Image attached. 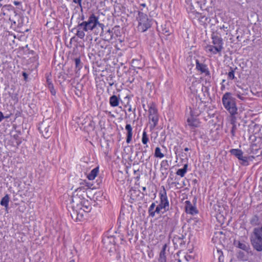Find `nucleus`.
I'll list each match as a JSON object with an SVG mask.
<instances>
[{
  "label": "nucleus",
  "instance_id": "nucleus-1",
  "mask_svg": "<svg viewBox=\"0 0 262 262\" xmlns=\"http://www.w3.org/2000/svg\"><path fill=\"white\" fill-rule=\"evenodd\" d=\"M80 26L83 27V30H85V32L93 31L98 27H100L103 30L104 27V25L99 22V17L94 13L91 14L86 20L80 23Z\"/></svg>",
  "mask_w": 262,
  "mask_h": 262
},
{
  "label": "nucleus",
  "instance_id": "nucleus-2",
  "mask_svg": "<svg viewBox=\"0 0 262 262\" xmlns=\"http://www.w3.org/2000/svg\"><path fill=\"white\" fill-rule=\"evenodd\" d=\"M213 45H207L205 47L206 52L212 53V54H216L217 53L221 54L223 49V41L222 37L217 35L213 34L211 35Z\"/></svg>",
  "mask_w": 262,
  "mask_h": 262
},
{
  "label": "nucleus",
  "instance_id": "nucleus-3",
  "mask_svg": "<svg viewBox=\"0 0 262 262\" xmlns=\"http://www.w3.org/2000/svg\"><path fill=\"white\" fill-rule=\"evenodd\" d=\"M222 100L224 107L231 115H234L237 113V108L235 99L232 96L230 93L226 92L225 93Z\"/></svg>",
  "mask_w": 262,
  "mask_h": 262
},
{
  "label": "nucleus",
  "instance_id": "nucleus-4",
  "mask_svg": "<svg viewBox=\"0 0 262 262\" xmlns=\"http://www.w3.org/2000/svg\"><path fill=\"white\" fill-rule=\"evenodd\" d=\"M250 240L252 245L256 251H262V225L253 229Z\"/></svg>",
  "mask_w": 262,
  "mask_h": 262
},
{
  "label": "nucleus",
  "instance_id": "nucleus-5",
  "mask_svg": "<svg viewBox=\"0 0 262 262\" xmlns=\"http://www.w3.org/2000/svg\"><path fill=\"white\" fill-rule=\"evenodd\" d=\"M137 19L138 21V29L142 32H145L150 27V23L146 14L139 12Z\"/></svg>",
  "mask_w": 262,
  "mask_h": 262
},
{
  "label": "nucleus",
  "instance_id": "nucleus-6",
  "mask_svg": "<svg viewBox=\"0 0 262 262\" xmlns=\"http://www.w3.org/2000/svg\"><path fill=\"white\" fill-rule=\"evenodd\" d=\"M52 122L49 119L43 120L38 127L40 133L45 138H48L52 133V127H51Z\"/></svg>",
  "mask_w": 262,
  "mask_h": 262
},
{
  "label": "nucleus",
  "instance_id": "nucleus-7",
  "mask_svg": "<svg viewBox=\"0 0 262 262\" xmlns=\"http://www.w3.org/2000/svg\"><path fill=\"white\" fill-rule=\"evenodd\" d=\"M149 120L150 121H151L152 124H151L150 127V128L154 129L157 125L159 117L158 115V111L156 107L155 104H152L150 107H149Z\"/></svg>",
  "mask_w": 262,
  "mask_h": 262
},
{
  "label": "nucleus",
  "instance_id": "nucleus-8",
  "mask_svg": "<svg viewBox=\"0 0 262 262\" xmlns=\"http://www.w3.org/2000/svg\"><path fill=\"white\" fill-rule=\"evenodd\" d=\"M71 203L74 205H81V210L84 212H89L92 209V206L88 200L81 201L79 197L73 196L72 199Z\"/></svg>",
  "mask_w": 262,
  "mask_h": 262
},
{
  "label": "nucleus",
  "instance_id": "nucleus-9",
  "mask_svg": "<svg viewBox=\"0 0 262 262\" xmlns=\"http://www.w3.org/2000/svg\"><path fill=\"white\" fill-rule=\"evenodd\" d=\"M72 211L71 212L72 218L75 221H80L83 217V212L81 210V205L72 204Z\"/></svg>",
  "mask_w": 262,
  "mask_h": 262
},
{
  "label": "nucleus",
  "instance_id": "nucleus-10",
  "mask_svg": "<svg viewBox=\"0 0 262 262\" xmlns=\"http://www.w3.org/2000/svg\"><path fill=\"white\" fill-rule=\"evenodd\" d=\"M162 190H161L159 192L160 198V202L159 205L161 208H163L164 211H166L169 210V204L168 198L167 196L166 191L164 186L162 187Z\"/></svg>",
  "mask_w": 262,
  "mask_h": 262
},
{
  "label": "nucleus",
  "instance_id": "nucleus-11",
  "mask_svg": "<svg viewBox=\"0 0 262 262\" xmlns=\"http://www.w3.org/2000/svg\"><path fill=\"white\" fill-rule=\"evenodd\" d=\"M234 244L236 247L243 250L245 252L251 253V248L248 243L239 241H235Z\"/></svg>",
  "mask_w": 262,
  "mask_h": 262
},
{
  "label": "nucleus",
  "instance_id": "nucleus-12",
  "mask_svg": "<svg viewBox=\"0 0 262 262\" xmlns=\"http://www.w3.org/2000/svg\"><path fill=\"white\" fill-rule=\"evenodd\" d=\"M196 69L202 73L205 74L206 76L210 75V72L207 66L204 63H200L198 60H196Z\"/></svg>",
  "mask_w": 262,
  "mask_h": 262
},
{
  "label": "nucleus",
  "instance_id": "nucleus-13",
  "mask_svg": "<svg viewBox=\"0 0 262 262\" xmlns=\"http://www.w3.org/2000/svg\"><path fill=\"white\" fill-rule=\"evenodd\" d=\"M230 153L235 156L239 160L243 161V162H247V158L246 157L243 156V151L239 149H232L230 150Z\"/></svg>",
  "mask_w": 262,
  "mask_h": 262
},
{
  "label": "nucleus",
  "instance_id": "nucleus-14",
  "mask_svg": "<svg viewBox=\"0 0 262 262\" xmlns=\"http://www.w3.org/2000/svg\"><path fill=\"white\" fill-rule=\"evenodd\" d=\"M186 205L185 207V209L186 212L187 213H189L193 215L196 214L198 213V210L195 207L193 206L189 201H186Z\"/></svg>",
  "mask_w": 262,
  "mask_h": 262
},
{
  "label": "nucleus",
  "instance_id": "nucleus-15",
  "mask_svg": "<svg viewBox=\"0 0 262 262\" xmlns=\"http://www.w3.org/2000/svg\"><path fill=\"white\" fill-rule=\"evenodd\" d=\"M187 122L188 125L192 128L198 127L200 123L199 121L192 116L187 118Z\"/></svg>",
  "mask_w": 262,
  "mask_h": 262
},
{
  "label": "nucleus",
  "instance_id": "nucleus-16",
  "mask_svg": "<svg viewBox=\"0 0 262 262\" xmlns=\"http://www.w3.org/2000/svg\"><path fill=\"white\" fill-rule=\"evenodd\" d=\"M113 31L110 29L107 30L105 32H102V36L103 37V39L105 41H110L113 38Z\"/></svg>",
  "mask_w": 262,
  "mask_h": 262
},
{
  "label": "nucleus",
  "instance_id": "nucleus-17",
  "mask_svg": "<svg viewBox=\"0 0 262 262\" xmlns=\"http://www.w3.org/2000/svg\"><path fill=\"white\" fill-rule=\"evenodd\" d=\"M103 243L106 248H109L110 250H111L112 249V246L114 245L115 239L113 237H107L104 239Z\"/></svg>",
  "mask_w": 262,
  "mask_h": 262
},
{
  "label": "nucleus",
  "instance_id": "nucleus-18",
  "mask_svg": "<svg viewBox=\"0 0 262 262\" xmlns=\"http://www.w3.org/2000/svg\"><path fill=\"white\" fill-rule=\"evenodd\" d=\"M125 129L127 131L126 142L129 143L132 140L133 132L130 124H127L125 126Z\"/></svg>",
  "mask_w": 262,
  "mask_h": 262
},
{
  "label": "nucleus",
  "instance_id": "nucleus-19",
  "mask_svg": "<svg viewBox=\"0 0 262 262\" xmlns=\"http://www.w3.org/2000/svg\"><path fill=\"white\" fill-rule=\"evenodd\" d=\"M249 254H251V253H247L245 251L243 252L242 251H239L237 253L236 257L239 260L247 261L248 259Z\"/></svg>",
  "mask_w": 262,
  "mask_h": 262
},
{
  "label": "nucleus",
  "instance_id": "nucleus-20",
  "mask_svg": "<svg viewBox=\"0 0 262 262\" xmlns=\"http://www.w3.org/2000/svg\"><path fill=\"white\" fill-rule=\"evenodd\" d=\"M85 30H83V27H80V23L77 26V32L76 35L80 39H83L85 34Z\"/></svg>",
  "mask_w": 262,
  "mask_h": 262
},
{
  "label": "nucleus",
  "instance_id": "nucleus-21",
  "mask_svg": "<svg viewBox=\"0 0 262 262\" xmlns=\"http://www.w3.org/2000/svg\"><path fill=\"white\" fill-rule=\"evenodd\" d=\"M166 245L165 244L162 248V250L160 252V256L159 258V262H166V258L165 256V250L166 248Z\"/></svg>",
  "mask_w": 262,
  "mask_h": 262
},
{
  "label": "nucleus",
  "instance_id": "nucleus-22",
  "mask_svg": "<svg viewBox=\"0 0 262 262\" xmlns=\"http://www.w3.org/2000/svg\"><path fill=\"white\" fill-rule=\"evenodd\" d=\"M99 172V167H97L94 168L90 173L88 175L87 178L89 180H93L97 176Z\"/></svg>",
  "mask_w": 262,
  "mask_h": 262
},
{
  "label": "nucleus",
  "instance_id": "nucleus-23",
  "mask_svg": "<svg viewBox=\"0 0 262 262\" xmlns=\"http://www.w3.org/2000/svg\"><path fill=\"white\" fill-rule=\"evenodd\" d=\"M110 104L112 107L118 106L119 104V98L116 95H113L110 98Z\"/></svg>",
  "mask_w": 262,
  "mask_h": 262
},
{
  "label": "nucleus",
  "instance_id": "nucleus-24",
  "mask_svg": "<svg viewBox=\"0 0 262 262\" xmlns=\"http://www.w3.org/2000/svg\"><path fill=\"white\" fill-rule=\"evenodd\" d=\"M133 67L134 68L141 69L144 67V64L140 60L138 59H133L132 60Z\"/></svg>",
  "mask_w": 262,
  "mask_h": 262
},
{
  "label": "nucleus",
  "instance_id": "nucleus-25",
  "mask_svg": "<svg viewBox=\"0 0 262 262\" xmlns=\"http://www.w3.org/2000/svg\"><path fill=\"white\" fill-rule=\"evenodd\" d=\"M188 168V165L185 164L183 168L179 169L176 172V174L178 176H180L181 177H183L187 172Z\"/></svg>",
  "mask_w": 262,
  "mask_h": 262
},
{
  "label": "nucleus",
  "instance_id": "nucleus-26",
  "mask_svg": "<svg viewBox=\"0 0 262 262\" xmlns=\"http://www.w3.org/2000/svg\"><path fill=\"white\" fill-rule=\"evenodd\" d=\"M19 19H21V22H19V24L17 26V27H21L23 26L24 24L28 23V19L27 17H24L23 15V14L20 13L19 14ZM20 20L18 19V21H19Z\"/></svg>",
  "mask_w": 262,
  "mask_h": 262
},
{
  "label": "nucleus",
  "instance_id": "nucleus-27",
  "mask_svg": "<svg viewBox=\"0 0 262 262\" xmlns=\"http://www.w3.org/2000/svg\"><path fill=\"white\" fill-rule=\"evenodd\" d=\"M234 95L237 96V97L238 98H239V99H241L242 100H244L245 99V93H242L240 91H238V90H237L236 89L234 90Z\"/></svg>",
  "mask_w": 262,
  "mask_h": 262
},
{
  "label": "nucleus",
  "instance_id": "nucleus-28",
  "mask_svg": "<svg viewBox=\"0 0 262 262\" xmlns=\"http://www.w3.org/2000/svg\"><path fill=\"white\" fill-rule=\"evenodd\" d=\"M196 17L199 21L202 24H205L208 20V17L205 15H202L201 14L198 13Z\"/></svg>",
  "mask_w": 262,
  "mask_h": 262
},
{
  "label": "nucleus",
  "instance_id": "nucleus-29",
  "mask_svg": "<svg viewBox=\"0 0 262 262\" xmlns=\"http://www.w3.org/2000/svg\"><path fill=\"white\" fill-rule=\"evenodd\" d=\"M155 156L157 158H162L164 155L161 151V149L159 147H157L155 149Z\"/></svg>",
  "mask_w": 262,
  "mask_h": 262
},
{
  "label": "nucleus",
  "instance_id": "nucleus-30",
  "mask_svg": "<svg viewBox=\"0 0 262 262\" xmlns=\"http://www.w3.org/2000/svg\"><path fill=\"white\" fill-rule=\"evenodd\" d=\"M156 205L155 203H152L148 209V213L149 216L151 217L155 216V212H154V209L155 208Z\"/></svg>",
  "mask_w": 262,
  "mask_h": 262
},
{
  "label": "nucleus",
  "instance_id": "nucleus-31",
  "mask_svg": "<svg viewBox=\"0 0 262 262\" xmlns=\"http://www.w3.org/2000/svg\"><path fill=\"white\" fill-rule=\"evenodd\" d=\"M9 197L8 195H6L3 197L1 201V205L7 207L8 205Z\"/></svg>",
  "mask_w": 262,
  "mask_h": 262
},
{
  "label": "nucleus",
  "instance_id": "nucleus-32",
  "mask_svg": "<svg viewBox=\"0 0 262 262\" xmlns=\"http://www.w3.org/2000/svg\"><path fill=\"white\" fill-rule=\"evenodd\" d=\"M149 140L146 132L144 130L142 134V142L143 144L146 145Z\"/></svg>",
  "mask_w": 262,
  "mask_h": 262
},
{
  "label": "nucleus",
  "instance_id": "nucleus-33",
  "mask_svg": "<svg viewBox=\"0 0 262 262\" xmlns=\"http://www.w3.org/2000/svg\"><path fill=\"white\" fill-rule=\"evenodd\" d=\"M114 76L112 75H109L106 79V80L110 86H112L114 84Z\"/></svg>",
  "mask_w": 262,
  "mask_h": 262
},
{
  "label": "nucleus",
  "instance_id": "nucleus-34",
  "mask_svg": "<svg viewBox=\"0 0 262 262\" xmlns=\"http://www.w3.org/2000/svg\"><path fill=\"white\" fill-rule=\"evenodd\" d=\"M75 63L76 66V69L78 71L79 70L82 68L80 59L79 58H76L75 59Z\"/></svg>",
  "mask_w": 262,
  "mask_h": 262
},
{
  "label": "nucleus",
  "instance_id": "nucleus-35",
  "mask_svg": "<svg viewBox=\"0 0 262 262\" xmlns=\"http://www.w3.org/2000/svg\"><path fill=\"white\" fill-rule=\"evenodd\" d=\"M48 87L50 90L52 95L55 96L56 95V91L54 89L53 84L52 83H49V86Z\"/></svg>",
  "mask_w": 262,
  "mask_h": 262
},
{
  "label": "nucleus",
  "instance_id": "nucleus-36",
  "mask_svg": "<svg viewBox=\"0 0 262 262\" xmlns=\"http://www.w3.org/2000/svg\"><path fill=\"white\" fill-rule=\"evenodd\" d=\"M234 71L232 69L228 74V78L230 80L234 79Z\"/></svg>",
  "mask_w": 262,
  "mask_h": 262
},
{
  "label": "nucleus",
  "instance_id": "nucleus-37",
  "mask_svg": "<svg viewBox=\"0 0 262 262\" xmlns=\"http://www.w3.org/2000/svg\"><path fill=\"white\" fill-rule=\"evenodd\" d=\"M232 128L231 130V133L232 136L233 137H234L235 136V132H236L237 128H236V125L233 122H232Z\"/></svg>",
  "mask_w": 262,
  "mask_h": 262
},
{
  "label": "nucleus",
  "instance_id": "nucleus-38",
  "mask_svg": "<svg viewBox=\"0 0 262 262\" xmlns=\"http://www.w3.org/2000/svg\"><path fill=\"white\" fill-rule=\"evenodd\" d=\"M20 74H21V75L23 76L24 79L25 81H28V74H27V72L25 71H22L21 72Z\"/></svg>",
  "mask_w": 262,
  "mask_h": 262
},
{
  "label": "nucleus",
  "instance_id": "nucleus-39",
  "mask_svg": "<svg viewBox=\"0 0 262 262\" xmlns=\"http://www.w3.org/2000/svg\"><path fill=\"white\" fill-rule=\"evenodd\" d=\"M161 165L162 167H164V168L165 169H167L168 168V164L167 161H166V160L163 161L161 162Z\"/></svg>",
  "mask_w": 262,
  "mask_h": 262
},
{
  "label": "nucleus",
  "instance_id": "nucleus-40",
  "mask_svg": "<svg viewBox=\"0 0 262 262\" xmlns=\"http://www.w3.org/2000/svg\"><path fill=\"white\" fill-rule=\"evenodd\" d=\"M162 209H163V208H161L160 205L159 204L157 207L156 208L154 212H155V215L156 214V213L157 214H159L160 213Z\"/></svg>",
  "mask_w": 262,
  "mask_h": 262
},
{
  "label": "nucleus",
  "instance_id": "nucleus-41",
  "mask_svg": "<svg viewBox=\"0 0 262 262\" xmlns=\"http://www.w3.org/2000/svg\"><path fill=\"white\" fill-rule=\"evenodd\" d=\"M133 193H135V194H137V195H138L139 193V191H136V190H130V197L133 199H135V195H133Z\"/></svg>",
  "mask_w": 262,
  "mask_h": 262
},
{
  "label": "nucleus",
  "instance_id": "nucleus-42",
  "mask_svg": "<svg viewBox=\"0 0 262 262\" xmlns=\"http://www.w3.org/2000/svg\"><path fill=\"white\" fill-rule=\"evenodd\" d=\"M75 4H78L80 7H82L81 3L82 0H72Z\"/></svg>",
  "mask_w": 262,
  "mask_h": 262
},
{
  "label": "nucleus",
  "instance_id": "nucleus-43",
  "mask_svg": "<svg viewBox=\"0 0 262 262\" xmlns=\"http://www.w3.org/2000/svg\"><path fill=\"white\" fill-rule=\"evenodd\" d=\"M5 118V116H4L3 113L0 112V122L2 121L3 119Z\"/></svg>",
  "mask_w": 262,
  "mask_h": 262
},
{
  "label": "nucleus",
  "instance_id": "nucleus-44",
  "mask_svg": "<svg viewBox=\"0 0 262 262\" xmlns=\"http://www.w3.org/2000/svg\"><path fill=\"white\" fill-rule=\"evenodd\" d=\"M93 184L91 183H86V186H87L89 188L92 189Z\"/></svg>",
  "mask_w": 262,
  "mask_h": 262
},
{
  "label": "nucleus",
  "instance_id": "nucleus-45",
  "mask_svg": "<svg viewBox=\"0 0 262 262\" xmlns=\"http://www.w3.org/2000/svg\"><path fill=\"white\" fill-rule=\"evenodd\" d=\"M163 33L165 34L166 35H169L170 34V32L169 30H167L166 29L163 30Z\"/></svg>",
  "mask_w": 262,
  "mask_h": 262
},
{
  "label": "nucleus",
  "instance_id": "nucleus-46",
  "mask_svg": "<svg viewBox=\"0 0 262 262\" xmlns=\"http://www.w3.org/2000/svg\"><path fill=\"white\" fill-rule=\"evenodd\" d=\"M20 39L22 40H25L26 39V37L25 35H23L21 34L20 36Z\"/></svg>",
  "mask_w": 262,
  "mask_h": 262
},
{
  "label": "nucleus",
  "instance_id": "nucleus-47",
  "mask_svg": "<svg viewBox=\"0 0 262 262\" xmlns=\"http://www.w3.org/2000/svg\"><path fill=\"white\" fill-rule=\"evenodd\" d=\"M17 46H19V48H18L19 50H20V49L23 50L24 49V47H23V46H21L20 45L18 44V43H17Z\"/></svg>",
  "mask_w": 262,
  "mask_h": 262
},
{
  "label": "nucleus",
  "instance_id": "nucleus-48",
  "mask_svg": "<svg viewBox=\"0 0 262 262\" xmlns=\"http://www.w3.org/2000/svg\"><path fill=\"white\" fill-rule=\"evenodd\" d=\"M221 29H223L226 30V29H228V27H225L224 25H223V26L221 27Z\"/></svg>",
  "mask_w": 262,
  "mask_h": 262
},
{
  "label": "nucleus",
  "instance_id": "nucleus-49",
  "mask_svg": "<svg viewBox=\"0 0 262 262\" xmlns=\"http://www.w3.org/2000/svg\"><path fill=\"white\" fill-rule=\"evenodd\" d=\"M177 239H180L181 241H182V238H181L180 237H178V238H177V237H174V239H173V242H174V241H176Z\"/></svg>",
  "mask_w": 262,
  "mask_h": 262
},
{
  "label": "nucleus",
  "instance_id": "nucleus-50",
  "mask_svg": "<svg viewBox=\"0 0 262 262\" xmlns=\"http://www.w3.org/2000/svg\"><path fill=\"white\" fill-rule=\"evenodd\" d=\"M47 83H48V86H49V83H52V82H51V81H50V80L49 79H48V78L47 79Z\"/></svg>",
  "mask_w": 262,
  "mask_h": 262
},
{
  "label": "nucleus",
  "instance_id": "nucleus-51",
  "mask_svg": "<svg viewBox=\"0 0 262 262\" xmlns=\"http://www.w3.org/2000/svg\"><path fill=\"white\" fill-rule=\"evenodd\" d=\"M17 9H20V4L18 2H17Z\"/></svg>",
  "mask_w": 262,
  "mask_h": 262
},
{
  "label": "nucleus",
  "instance_id": "nucleus-52",
  "mask_svg": "<svg viewBox=\"0 0 262 262\" xmlns=\"http://www.w3.org/2000/svg\"><path fill=\"white\" fill-rule=\"evenodd\" d=\"M81 19L82 20L84 21V15H82V16H81Z\"/></svg>",
  "mask_w": 262,
  "mask_h": 262
},
{
  "label": "nucleus",
  "instance_id": "nucleus-53",
  "mask_svg": "<svg viewBox=\"0 0 262 262\" xmlns=\"http://www.w3.org/2000/svg\"><path fill=\"white\" fill-rule=\"evenodd\" d=\"M142 190L143 191H145L146 190V188L145 187H142Z\"/></svg>",
  "mask_w": 262,
  "mask_h": 262
},
{
  "label": "nucleus",
  "instance_id": "nucleus-54",
  "mask_svg": "<svg viewBox=\"0 0 262 262\" xmlns=\"http://www.w3.org/2000/svg\"><path fill=\"white\" fill-rule=\"evenodd\" d=\"M189 150V149L188 148V147H186L185 149H184V150L185 151H187Z\"/></svg>",
  "mask_w": 262,
  "mask_h": 262
},
{
  "label": "nucleus",
  "instance_id": "nucleus-55",
  "mask_svg": "<svg viewBox=\"0 0 262 262\" xmlns=\"http://www.w3.org/2000/svg\"><path fill=\"white\" fill-rule=\"evenodd\" d=\"M13 4H14V5L15 6H16V4H17L16 1H14L13 2Z\"/></svg>",
  "mask_w": 262,
  "mask_h": 262
},
{
  "label": "nucleus",
  "instance_id": "nucleus-56",
  "mask_svg": "<svg viewBox=\"0 0 262 262\" xmlns=\"http://www.w3.org/2000/svg\"><path fill=\"white\" fill-rule=\"evenodd\" d=\"M224 88H225L224 85L223 84L222 86V88H221L222 90H223Z\"/></svg>",
  "mask_w": 262,
  "mask_h": 262
},
{
  "label": "nucleus",
  "instance_id": "nucleus-57",
  "mask_svg": "<svg viewBox=\"0 0 262 262\" xmlns=\"http://www.w3.org/2000/svg\"><path fill=\"white\" fill-rule=\"evenodd\" d=\"M142 6H143V7H145V4H142Z\"/></svg>",
  "mask_w": 262,
  "mask_h": 262
},
{
  "label": "nucleus",
  "instance_id": "nucleus-58",
  "mask_svg": "<svg viewBox=\"0 0 262 262\" xmlns=\"http://www.w3.org/2000/svg\"><path fill=\"white\" fill-rule=\"evenodd\" d=\"M69 262H75V261L74 260H71Z\"/></svg>",
  "mask_w": 262,
  "mask_h": 262
},
{
  "label": "nucleus",
  "instance_id": "nucleus-59",
  "mask_svg": "<svg viewBox=\"0 0 262 262\" xmlns=\"http://www.w3.org/2000/svg\"><path fill=\"white\" fill-rule=\"evenodd\" d=\"M225 81V79H223V80H222V83L224 82Z\"/></svg>",
  "mask_w": 262,
  "mask_h": 262
},
{
  "label": "nucleus",
  "instance_id": "nucleus-60",
  "mask_svg": "<svg viewBox=\"0 0 262 262\" xmlns=\"http://www.w3.org/2000/svg\"><path fill=\"white\" fill-rule=\"evenodd\" d=\"M144 153H146V151L145 150L143 151V155H144Z\"/></svg>",
  "mask_w": 262,
  "mask_h": 262
},
{
  "label": "nucleus",
  "instance_id": "nucleus-61",
  "mask_svg": "<svg viewBox=\"0 0 262 262\" xmlns=\"http://www.w3.org/2000/svg\"><path fill=\"white\" fill-rule=\"evenodd\" d=\"M13 37H14V39H15L16 38V36L15 35H14Z\"/></svg>",
  "mask_w": 262,
  "mask_h": 262
},
{
  "label": "nucleus",
  "instance_id": "nucleus-62",
  "mask_svg": "<svg viewBox=\"0 0 262 262\" xmlns=\"http://www.w3.org/2000/svg\"><path fill=\"white\" fill-rule=\"evenodd\" d=\"M28 31L27 29L25 30V31Z\"/></svg>",
  "mask_w": 262,
  "mask_h": 262
},
{
  "label": "nucleus",
  "instance_id": "nucleus-63",
  "mask_svg": "<svg viewBox=\"0 0 262 262\" xmlns=\"http://www.w3.org/2000/svg\"><path fill=\"white\" fill-rule=\"evenodd\" d=\"M28 45H25V47H27Z\"/></svg>",
  "mask_w": 262,
  "mask_h": 262
}]
</instances>
